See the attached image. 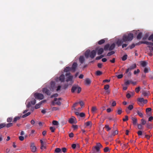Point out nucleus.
Masks as SVG:
<instances>
[{
    "mask_svg": "<svg viewBox=\"0 0 153 153\" xmlns=\"http://www.w3.org/2000/svg\"><path fill=\"white\" fill-rule=\"evenodd\" d=\"M55 89V83L54 82H52L51 83V85L49 88H45L42 89V92L48 95H50L52 92H53Z\"/></svg>",
    "mask_w": 153,
    "mask_h": 153,
    "instance_id": "1",
    "label": "nucleus"
},
{
    "mask_svg": "<svg viewBox=\"0 0 153 153\" xmlns=\"http://www.w3.org/2000/svg\"><path fill=\"white\" fill-rule=\"evenodd\" d=\"M123 37L124 42H130L133 39L134 34L132 33H130L124 35Z\"/></svg>",
    "mask_w": 153,
    "mask_h": 153,
    "instance_id": "2",
    "label": "nucleus"
},
{
    "mask_svg": "<svg viewBox=\"0 0 153 153\" xmlns=\"http://www.w3.org/2000/svg\"><path fill=\"white\" fill-rule=\"evenodd\" d=\"M76 90H77V93H79L81 91V88L78 85H74L72 87L71 91L72 93H74Z\"/></svg>",
    "mask_w": 153,
    "mask_h": 153,
    "instance_id": "3",
    "label": "nucleus"
},
{
    "mask_svg": "<svg viewBox=\"0 0 153 153\" xmlns=\"http://www.w3.org/2000/svg\"><path fill=\"white\" fill-rule=\"evenodd\" d=\"M70 73H67L65 74V76L67 77L66 81L67 82H68L70 81L71 84L73 83V76L71 75Z\"/></svg>",
    "mask_w": 153,
    "mask_h": 153,
    "instance_id": "4",
    "label": "nucleus"
},
{
    "mask_svg": "<svg viewBox=\"0 0 153 153\" xmlns=\"http://www.w3.org/2000/svg\"><path fill=\"white\" fill-rule=\"evenodd\" d=\"M102 147V145L100 143H97L96 145L95 146H93L92 149H95L97 151L99 152L100 151V149Z\"/></svg>",
    "mask_w": 153,
    "mask_h": 153,
    "instance_id": "5",
    "label": "nucleus"
},
{
    "mask_svg": "<svg viewBox=\"0 0 153 153\" xmlns=\"http://www.w3.org/2000/svg\"><path fill=\"white\" fill-rule=\"evenodd\" d=\"M34 96L36 99L42 100L44 98L43 95L41 93H35L34 94Z\"/></svg>",
    "mask_w": 153,
    "mask_h": 153,
    "instance_id": "6",
    "label": "nucleus"
},
{
    "mask_svg": "<svg viewBox=\"0 0 153 153\" xmlns=\"http://www.w3.org/2000/svg\"><path fill=\"white\" fill-rule=\"evenodd\" d=\"M77 66V64L76 62H74L73 64L71 67V71L74 72L75 71L76 69Z\"/></svg>",
    "mask_w": 153,
    "mask_h": 153,
    "instance_id": "7",
    "label": "nucleus"
},
{
    "mask_svg": "<svg viewBox=\"0 0 153 153\" xmlns=\"http://www.w3.org/2000/svg\"><path fill=\"white\" fill-rule=\"evenodd\" d=\"M68 122L71 124L76 123V119L75 117L72 116L69 119Z\"/></svg>",
    "mask_w": 153,
    "mask_h": 153,
    "instance_id": "8",
    "label": "nucleus"
},
{
    "mask_svg": "<svg viewBox=\"0 0 153 153\" xmlns=\"http://www.w3.org/2000/svg\"><path fill=\"white\" fill-rule=\"evenodd\" d=\"M30 149L33 152H35L36 150V148L34 145V143H31L30 145Z\"/></svg>",
    "mask_w": 153,
    "mask_h": 153,
    "instance_id": "9",
    "label": "nucleus"
},
{
    "mask_svg": "<svg viewBox=\"0 0 153 153\" xmlns=\"http://www.w3.org/2000/svg\"><path fill=\"white\" fill-rule=\"evenodd\" d=\"M123 42H124V41L123 40V37L122 39H119L117 40V41L116 42V44L117 45L118 47H119L120 46H121Z\"/></svg>",
    "mask_w": 153,
    "mask_h": 153,
    "instance_id": "10",
    "label": "nucleus"
},
{
    "mask_svg": "<svg viewBox=\"0 0 153 153\" xmlns=\"http://www.w3.org/2000/svg\"><path fill=\"white\" fill-rule=\"evenodd\" d=\"M40 142L41 143V149L42 150H43L44 149H46L45 142H44L42 140H40Z\"/></svg>",
    "mask_w": 153,
    "mask_h": 153,
    "instance_id": "11",
    "label": "nucleus"
},
{
    "mask_svg": "<svg viewBox=\"0 0 153 153\" xmlns=\"http://www.w3.org/2000/svg\"><path fill=\"white\" fill-rule=\"evenodd\" d=\"M96 52L95 50L92 51L90 53V57L91 58H93L96 56Z\"/></svg>",
    "mask_w": 153,
    "mask_h": 153,
    "instance_id": "12",
    "label": "nucleus"
},
{
    "mask_svg": "<svg viewBox=\"0 0 153 153\" xmlns=\"http://www.w3.org/2000/svg\"><path fill=\"white\" fill-rule=\"evenodd\" d=\"M118 134V131H114L112 132L109 133V137H112Z\"/></svg>",
    "mask_w": 153,
    "mask_h": 153,
    "instance_id": "13",
    "label": "nucleus"
},
{
    "mask_svg": "<svg viewBox=\"0 0 153 153\" xmlns=\"http://www.w3.org/2000/svg\"><path fill=\"white\" fill-rule=\"evenodd\" d=\"M65 75L63 74H61L59 77V80L61 81V82H63L65 81Z\"/></svg>",
    "mask_w": 153,
    "mask_h": 153,
    "instance_id": "14",
    "label": "nucleus"
},
{
    "mask_svg": "<svg viewBox=\"0 0 153 153\" xmlns=\"http://www.w3.org/2000/svg\"><path fill=\"white\" fill-rule=\"evenodd\" d=\"M131 120L133 121L132 123L133 125H136L137 124V120L136 118L131 117Z\"/></svg>",
    "mask_w": 153,
    "mask_h": 153,
    "instance_id": "15",
    "label": "nucleus"
},
{
    "mask_svg": "<svg viewBox=\"0 0 153 153\" xmlns=\"http://www.w3.org/2000/svg\"><path fill=\"white\" fill-rule=\"evenodd\" d=\"M79 61L82 64L84 63L85 59L83 56H81L79 58Z\"/></svg>",
    "mask_w": 153,
    "mask_h": 153,
    "instance_id": "16",
    "label": "nucleus"
},
{
    "mask_svg": "<svg viewBox=\"0 0 153 153\" xmlns=\"http://www.w3.org/2000/svg\"><path fill=\"white\" fill-rule=\"evenodd\" d=\"M21 117H22L21 116L16 117L14 118L13 122L14 123H16L17 121L21 119Z\"/></svg>",
    "mask_w": 153,
    "mask_h": 153,
    "instance_id": "17",
    "label": "nucleus"
},
{
    "mask_svg": "<svg viewBox=\"0 0 153 153\" xmlns=\"http://www.w3.org/2000/svg\"><path fill=\"white\" fill-rule=\"evenodd\" d=\"M115 45L114 43H113L110 46H109L108 49L109 50V51H111L113 50L115 48Z\"/></svg>",
    "mask_w": 153,
    "mask_h": 153,
    "instance_id": "18",
    "label": "nucleus"
},
{
    "mask_svg": "<svg viewBox=\"0 0 153 153\" xmlns=\"http://www.w3.org/2000/svg\"><path fill=\"white\" fill-rule=\"evenodd\" d=\"M69 71H71V67H66L64 69V71L65 72H67Z\"/></svg>",
    "mask_w": 153,
    "mask_h": 153,
    "instance_id": "19",
    "label": "nucleus"
},
{
    "mask_svg": "<svg viewBox=\"0 0 153 153\" xmlns=\"http://www.w3.org/2000/svg\"><path fill=\"white\" fill-rule=\"evenodd\" d=\"M85 82L87 85H89L91 84V81L89 79L86 78L85 80Z\"/></svg>",
    "mask_w": 153,
    "mask_h": 153,
    "instance_id": "20",
    "label": "nucleus"
},
{
    "mask_svg": "<svg viewBox=\"0 0 153 153\" xmlns=\"http://www.w3.org/2000/svg\"><path fill=\"white\" fill-rule=\"evenodd\" d=\"M104 51V50L102 48H100L97 51V54L98 55H100L102 54Z\"/></svg>",
    "mask_w": 153,
    "mask_h": 153,
    "instance_id": "21",
    "label": "nucleus"
},
{
    "mask_svg": "<svg viewBox=\"0 0 153 153\" xmlns=\"http://www.w3.org/2000/svg\"><path fill=\"white\" fill-rule=\"evenodd\" d=\"M90 51L87 50L85 53V55L86 58H88L90 56Z\"/></svg>",
    "mask_w": 153,
    "mask_h": 153,
    "instance_id": "22",
    "label": "nucleus"
},
{
    "mask_svg": "<svg viewBox=\"0 0 153 153\" xmlns=\"http://www.w3.org/2000/svg\"><path fill=\"white\" fill-rule=\"evenodd\" d=\"M143 33L142 32H140L139 33L137 36V38L138 39H140L142 37Z\"/></svg>",
    "mask_w": 153,
    "mask_h": 153,
    "instance_id": "23",
    "label": "nucleus"
},
{
    "mask_svg": "<svg viewBox=\"0 0 153 153\" xmlns=\"http://www.w3.org/2000/svg\"><path fill=\"white\" fill-rule=\"evenodd\" d=\"M140 64L143 67H145L147 65V62L145 61H142L140 62Z\"/></svg>",
    "mask_w": 153,
    "mask_h": 153,
    "instance_id": "24",
    "label": "nucleus"
},
{
    "mask_svg": "<svg viewBox=\"0 0 153 153\" xmlns=\"http://www.w3.org/2000/svg\"><path fill=\"white\" fill-rule=\"evenodd\" d=\"M137 113L140 117H143V113L141 111L137 110Z\"/></svg>",
    "mask_w": 153,
    "mask_h": 153,
    "instance_id": "25",
    "label": "nucleus"
},
{
    "mask_svg": "<svg viewBox=\"0 0 153 153\" xmlns=\"http://www.w3.org/2000/svg\"><path fill=\"white\" fill-rule=\"evenodd\" d=\"M42 104V102H40L38 104H36L35 107V109H37L40 108V105Z\"/></svg>",
    "mask_w": 153,
    "mask_h": 153,
    "instance_id": "26",
    "label": "nucleus"
},
{
    "mask_svg": "<svg viewBox=\"0 0 153 153\" xmlns=\"http://www.w3.org/2000/svg\"><path fill=\"white\" fill-rule=\"evenodd\" d=\"M149 92L148 91H143L142 92V94L145 97L147 96L148 95Z\"/></svg>",
    "mask_w": 153,
    "mask_h": 153,
    "instance_id": "27",
    "label": "nucleus"
},
{
    "mask_svg": "<svg viewBox=\"0 0 153 153\" xmlns=\"http://www.w3.org/2000/svg\"><path fill=\"white\" fill-rule=\"evenodd\" d=\"M55 152L57 153H61V149L59 148H56L55 150Z\"/></svg>",
    "mask_w": 153,
    "mask_h": 153,
    "instance_id": "28",
    "label": "nucleus"
},
{
    "mask_svg": "<svg viewBox=\"0 0 153 153\" xmlns=\"http://www.w3.org/2000/svg\"><path fill=\"white\" fill-rule=\"evenodd\" d=\"M104 151L105 152H110V150L109 149L108 147H107L104 149Z\"/></svg>",
    "mask_w": 153,
    "mask_h": 153,
    "instance_id": "29",
    "label": "nucleus"
},
{
    "mask_svg": "<svg viewBox=\"0 0 153 153\" xmlns=\"http://www.w3.org/2000/svg\"><path fill=\"white\" fill-rule=\"evenodd\" d=\"M85 124L87 126H91L92 125V123L91 121H88L87 122L85 123Z\"/></svg>",
    "mask_w": 153,
    "mask_h": 153,
    "instance_id": "30",
    "label": "nucleus"
},
{
    "mask_svg": "<svg viewBox=\"0 0 153 153\" xmlns=\"http://www.w3.org/2000/svg\"><path fill=\"white\" fill-rule=\"evenodd\" d=\"M136 67V65L135 64H132L129 68L131 70H133Z\"/></svg>",
    "mask_w": 153,
    "mask_h": 153,
    "instance_id": "31",
    "label": "nucleus"
},
{
    "mask_svg": "<svg viewBox=\"0 0 153 153\" xmlns=\"http://www.w3.org/2000/svg\"><path fill=\"white\" fill-rule=\"evenodd\" d=\"M145 44H146L147 45H148V46H153V43L151 42H148L147 41H145Z\"/></svg>",
    "mask_w": 153,
    "mask_h": 153,
    "instance_id": "32",
    "label": "nucleus"
},
{
    "mask_svg": "<svg viewBox=\"0 0 153 153\" xmlns=\"http://www.w3.org/2000/svg\"><path fill=\"white\" fill-rule=\"evenodd\" d=\"M127 55H125L122 57V60L123 61L126 60L127 59Z\"/></svg>",
    "mask_w": 153,
    "mask_h": 153,
    "instance_id": "33",
    "label": "nucleus"
},
{
    "mask_svg": "<svg viewBox=\"0 0 153 153\" xmlns=\"http://www.w3.org/2000/svg\"><path fill=\"white\" fill-rule=\"evenodd\" d=\"M105 42V40L104 39H101L98 42V43L99 45H102Z\"/></svg>",
    "mask_w": 153,
    "mask_h": 153,
    "instance_id": "34",
    "label": "nucleus"
},
{
    "mask_svg": "<svg viewBox=\"0 0 153 153\" xmlns=\"http://www.w3.org/2000/svg\"><path fill=\"white\" fill-rule=\"evenodd\" d=\"M141 125H144L146 123V121L144 119H142L141 120Z\"/></svg>",
    "mask_w": 153,
    "mask_h": 153,
    "instance_id": "35",
    "label": "nucleus"
},
{
    "mask_svg": "<svg viewBox=\"0 0 153 153\" xmlns=\"http://www.w3.org/2000/svg\"><path fill=\"white\" fill-rule=\"evenodd\" d=\"M115 53V52L114 51H111V52H108L107 54V56H110L114 54Z\"/></svg>",
    "mask_w": 153,
    "mask_h": 153,
    "instance_id": "36",
    "label": "nucleus"
},
{
    "mask_svg": "<svg viewBox=\"0 0 153 153\" xmlns=\"http://www.w3.org/2000/svg\"><path fill=\"white\" fill-rule=\"evenodd\" d=\"M97 110V109L96 107H92L91 109V111L93 113H94Z\"/></svg>",
    "mask_w": 153,
    "mask_h": 153,
    "instance_id": "37",
    "label": "nucleus"
},
{
    "mask_svg": "<svg viewBox=\"0 0 153 153\" xmlns=\"http://www.w3.org/2000/svg\"><path fill=\"white\" fill-rule=\"evenodd\" d=\"M30 114H31V113L30 112H28L26 114H25L23 115L22 116V118L25 117H27V116L30 115Z\"/></svg>",
    "mask_w": 153,
    "mask_h": 153,
    "instance_id": "38",
    "label": "nucleus"
},
{
    "mask_svg": "<svg viewBox=\"0 0 153 153\" xmlns=\"http://www.w3.org/2000/svg\"><path fill=\"white\" fill-rule=\"evenodd\" d=\"M13 126V123H9L6 124V126L7 128L12 126Z\"/></svg>",
    "mask_w": 153,
    "mask_h": 153,
    "instance_id": "39",
    "label": "nucleus"
},
{
    "mask_svg": "<svg viewBox=\"0 0 153 153\" xmlns=\"http://www.w3.org/2000/svg\"><path fill=\"white\" fill-rule=\"evenodd\" d=\"M131 69L130 68H128V69H127L126 71V74H128V75H129V76H130L131 75V73L130 72H129V71H131Z\"/></svg>",
    "mask_w": 153,
    "mask_h": 153,
    "instance_id": "40",
    "label": "nucleus"
},
{
    "mask_svg": "<svg viewBox=\"0 0 153 153\" xmlns=\"http://www.w3.org/2000/svg\"><path fill=\"white\" fill-rule=\"evenodd\" d=\"M109 44H107L105 45L104 47V49L105 51L107 50L108 49H109Z\"/></svg>",
    "mask_w": 153,
    "mask_h": 153,
    "instance_id": "41",
    "label": "nucleus"
},
{
    "mask_svg": "<svg viewBox=\"0 0 153 153\" xmlns=\"http://www.w3.org/2000/svg\"><path fill=\"white\" fill-rule=\"evenodd\" d=\"M146 127L149 129H151L152 128V126L151 125L149 124V123L146 124Z\"/></svg>",
    "mask_w": 153,
    "mask_h": 153,
    "instance_id": "42",
    "label": "nucleus"
},
{
    "mask_svg": "<svg viewBox=\"0 0 153 153\" xmlns=\"http://www.w3.org/2000/svg\"><path fill=\"white\" fill-rule=\"evenodd\" d=\"M102 74V72L100 71H96V74L97 76H100Z\"/></svg>",
    "mask_w": 153,
    "mask_h": 153,
    "instance_id": "43",
    "label": "nucleus"
},
{
    "mask_svg": "<svg viewBox=\"0 0 153 153\" xmlns=\"http://www.w3.org/2000/svg\"><path fill=\"white\" fill-rule=\"evenodd\" d=\"M137 126L138 128L139 129H143V127L141 124H137Z\"/></svg>",
    "mask_w": 153,
    "mask_h": 153,
    "instance_id": "44",
    "label": "nucleus"
},
{
    "mask_svg": "<svg viewBox=\"0 0 153 153\" xmlns=\"http://www.w3.org/2000/svg\"><path fill=\"white\" fill-rule=\"evenodd\" d=\"M51 109L52 111H55L59 110V108L56 107H53L51 108Z\"/></svg>",
    "mask_w": 153,
    "mask_h": 153,
    "instance_id": "45",
    "label": "nucleus"
},
{
    "mask_svg": "<svg viewBox=\"0 0 153 153\" xmlns=\"http://www.w3.org/2000/svg\"><path fill=\"white\" fill-rule=\"evenodd\" d=\"M148 37V35L147 33L145 34L143 37V40H145L147 39Z\"/></svg>",
    "mask_w": 153,
    "mask_h": 153,
    "instance_id": "46",
    "label": "nucleus"
},
{
    "mask_svg": "<svg viewBox=\"0 0 153 153\" xmlns=\"http://www.w3.org/2000/svg\"><path fill=\"white\" fill-rule=\"evenodd\" d=\"M6 126V124L5 123H2L0 124V129L3 128Z\"/></svg>",
    "mask_w": 153,
    "mask_h": 153,
    "instance_id": "47",
    "label": "nucleus"
},
{
    "mask_svg": "<svg viewBox=\"0 0 153 153\" xmlns=\"http://www.w3.org/2000/svg\"><path fill=\"white\" fill-rule=\"evenodd\" d=\"M144 43H145V41L140 42H138L136 43L135 44V45H140L142 44H145Z\"/></svg>",
    "mask_w": 153,
    "mask_h": 153,
    "instance_id": "48",
    "label": "nucleus"
},
{
    "mask_svg": "<svg viewBox=\"0 0 153 153\" xmlns=\"http://www.w3.org/2000/svg\"><path fill=\"white\" fill-rule=\"evenodd\" d=\"M148 39L149 40H151L152 42L153 40V34H151L149 37L148 38Z\"/></svg>",
    "mask_w": 153,
    "mask_h": 153,
    "instance_id": "49",
    "label": "nucleus"
},
{
    "mask_svg": "<svg viewBox=\"0 0 153 153\" xmlns=\"http://www.w3.org/2000/svg\"><path fill=\"white\" fill-rule=\"evenodd\" d=\"M133 108V106L132 105H129L127 107V109L130 110H131Z\"/></svg>",
    "mask_w": 153,
    "mask_h": 153,
    "instance_id": "50",
    "label": "nucleus"
},
{
    "mask_svg": "<svg viewBox=\"0 0 153 153\" xmlns=\"http://www.w3.org/2000/svg\"><path fill=\"white\" fill-rule=\"evenodd\" d=\"M140 89V86H138V87L136 88L135 89V91L136 93H138L139 92Z\"/></svg>",
    "mask_w": 153,
    "mask_h": 153,
    "instance_id": "51",
    "label": "nucleus"
},
{
    "mask_svg": "<svg viewBox=\"0 0 153 153\" xmlns=\"http://www.w3.org/2000/svg\"><path fill=\"white\" fill-rule=\"evenodd\" d=\"M52 123L54 125L57 126L58 124V122L56 120H53L52 122Z\"/></svg>",
    "mask_w": 153,
    "mask_h": 153,
    "instance_id": "52",
    "label": "nucleus"
},
{
    "mask_svg": "<svg viewBox=\"0 0 153 153\" xmlns=\"http://www.w3.org/2000/svg\"><path fill=\"white\" fill-rule=\"evenodd\" d=\"M13 118L12 117H8L7 119V121L8 123H10L12 120Z\"/></svg>",
    "mask_w": 153,
    "mask_h": 153,
    "instance_id": "53",
    "label": "nucleus"
},
{
    "mask_svg": "<svg viewBox=\"0 0 153 153\" xmlns=\"http://www.w3.org/2000/svg\"><path fill=\"white\" fill-rule=\"evenodd\" d=\"M135 45L134 43H133L131 45L129 46L128 48H129L131 49L133 48L135 46Z\"/></svg>",
    "mask_w": 153,
    "mask_h": 153,
    "instance_id": "54",
    "label": "nucleus"
},
{
    "mask_svg": "<svg viewBox=\"0 0 153 153\" xmlns=\"http://www.w3.org/2000/svg\"><path fill=\"white\" fill-rule=\"evenodd\" d=\"M55 104H56L59 106H60L61 105V102L59 100H57L55 102Z\"/></svg>",
    "mask_w": 153,
    "mask_h": 153,
    "instance_id": "55",
    "label": "nucleus"
},
{
    "mask_svg": "<svg viewBox=\"0 0 153 153\" xmlns=\"http://www.w3.org/2000/svg\"><path fill=\"white\" fill-rule=\"evenodd\" d=\"M109 87V86L108 85H104V89L106 90L108 89Z\"/></svg>",
    "mask_w": 153,
    "mask_h": 153,
    "instance_id": "56",
    "label": "nucleus"
},
{
    "mask_svg": "<svg viewBox=\"0 0 153 153\" xmlns=\"http://www.w3.org/2000/svg\"><path fill=\"white\" fill-rule=\"evenodd\" d=\"M148 47L149 48V49L151 52H153V47L150 46H148Z\"/></svg>",
    "mask_w": 153,
    "mask_h": 153,
    "instance_id": "57",
    "label": "nucleus"
},
{
    "mask_svg": "<svg viewBox=\"0 0 153 153\" xmlns=\"http://www.w3.org/2000/svg\"><path fill=\"white\" fill-rule=\"evenodd\" d=\"M50 129L51 131L52 132H54V131L55 130V128L54 127H51L50 128Z\"/></svg>",
    "mask_w": 153,
    "mask_h": 153,
    "instance_id": "58",
    "label": "nucleus"
},
{
    "mask_svg": "<svg viewBox=\"0 0 153 153\" xmlns=\"http://www.w3.org/2000/svg\"><path fill=\"white\" fill-rule=\"evenodd\" d=\"M105 128L107 129V131H109L111 129V128H110L109 126L108 125H106Z\"/></svg>",
    "mask_w": 153,
    "mask_h": 153,
    "instance_id": "59",
    "label": "nucleus"
},
{
    "mask_svg": "<svg viewBox=\"0 0 153 153\" xmlns=\"http://www.w3.org/2000/svg\"><path fill=\"white\" fill-rule=\"evenodd\" d=\"M31 104L32 105H35L36 103V100L35 99H33L31 101Z\"/></svg>",
    "mask_w": 153,
    "mask_h": 153,
    "instance_id": "60",
    "label": "nucleus"
},
{
    "mask_svg": "<svg viewBox=\"0 0 153 153\" xmlns=\"http://www.w3.org/2000/svg\"><path fill=\"white\" fill-rule=\"evenodd\" d=\"M62 100V99L61 98H55L54 99V101L56 102L57 100L60 101Z\"/></svg>",
    "mask_w": 153,
    "mask_h": 153,
    "instance_id": "61",
    "label": "nucleus"
},
{
    "mask_svg": "<svg viewBox=\"0 0 153 153\" xmlns=\"http://www.w3.org/2000/svg\"><path fill=\"white\" fill-rule=\"evenodd\" d=\"M128 120V117L127 116H125V118L123 119V121H126Z\"/></svg>",
    "mask_w": 153,
    "mask_h": 153,
    "instance_id": "62",
    "label": "nucleus"
},
{
    "mask_svg": "<svg viewBox=\"0 0 153 153\" xmlns=\"http://www.w3.org/2000/svg\"><path fill=\"white\" fill-rule=\"evenodd\" d=\"M130 80H127L125 82V84L126 85H129L131 83Z\"/></svg>",
    "mask_w": 153,
    "mask_h": 153,
    "instance_id": "63",
    "label": "nucleus"
},
{
    "mask_svg": "<svg viewBox=\"0 0 153 153\" xmlns=\"http://www.w3.org/2000/svg\"><path fill=\"white\" fill-rule=\"evenodd\" d=\"M144 99L143 98H139L138 99V101L140 102H142L143 101Z\"/></svg>",
    "mask_w": 153,
    "mask_h": 153,
    "instance_id": "64",
    "label": "nucleus"
}]
</instances>
